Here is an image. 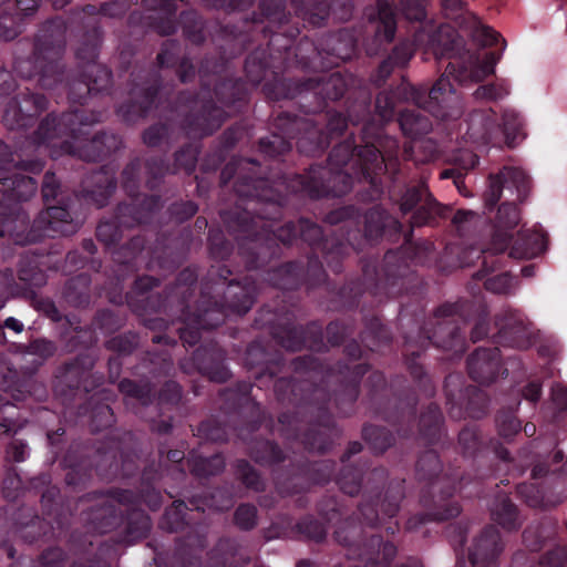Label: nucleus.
<instances>
[{
	"instance_id": "obj_1",
	"label": "nucleus",
	"mask_w": 567,
	"mask_h": 567,
	"mask_svg": "<svg viewBox=\"0 0 567 567\" xmlns=\"http://www.w3.org/2000/svg\"><path fill=\"white\" fill-rule=\"evenodd\" d=\"M502 52L488 51L468 54L465 61L466 64L462 65L458 72H456V64H458V62L450 63L446 68L445 74L437 80L430 91L429 111L436 116H450V114L441 112L440 104H449L456 101V97L454 96L455 87L451 78L458 83L482 81L494 73L495 65L499 61Z\"/></svg>"
},
{
	"instance_id": "obj_2",
	"label": "nucleus",
	"mask_w": 567,
	"mask_h": 567,
	"mask_svg": "<svg viewBox=\"0 0 567 567\" xmlns=\"http://www.w3.org/2000/svg\"><path fill=\"white\" fill-rule=\"evenodd\" d=\"M528 184V177L523 169L506 167L499 175L491 177L487 200L494 205L499 199L503 188L508 192L515 188L517 197H520L525 195Z\"/></svg>"
},
{
	"instance_id": "obj_3",
	"label": "nucleus",
	"mask_w": 567,
	"mask_h": 567,
	"mask_svg": "<svg viewBox=\"0 0 567 567\" xmlns=\"http://www.w3.org/2000/svg\"><path fill=\"white\" fill-rule=\"evenodd\" d=\"M497 130L494 113L491 110H481L471 114L466 134L475 143H486Z\"/></svg>"
},
{
	"instance_id": "obj_4",
	"label": "nucleus",
	"mask_w": 567,
	"mask_h": 567,
	"mask_svg": "<svg viewBox=\"0 0 567 567\" xmlns=\"http://www.w3.org/2000/svg\"><path fill=\"white\" fill-rule=\"evenodd\" d=\"M519 221V213L515 205L504 204L498 209V224L497 229L493 238V250L495 252L504 251L508 247V241L513 235L507 233L508 228L515 227Z\"/></svg>"
},
{
	"instance_id": "obj_5",
	"label": "nucleus",
	"mask_w": 567,
	"mask_h": 567,
	"mask_svg": "<svg viewBox=\"0 0 567 567\" xmlns=\"http://www.w3.org/2000/svg\"><path fill=\"white\" fill-rule=\"evenodd\" d=\"M546 236L540 230L524 231L511 248L509 255L514 258H534L545 249Z\"/></svg>"
},
{
	"instance_id": "obj_6",
	"label": "nucleus",
	"mask_w": 567,
	"mask_h": 567,
	"mask_svg": "<svg viewBox=\"0 0 567 567\" xmlns=\"http://www.w3.org/2000/svg\"><path fill=\"white\" fill-rule=\"evenodd\" d=\"M493 352L489 350L481 349L471 355L468 359V369L473 379L480 382H488L489 380L481 375V372L491 371L495 363L492 360Z\"/></svg>"
},
{
	"instance_id": "obj_7",
	"label": "nucleus",
	"mask_w": 567,
	"mask_h": 567,
	"mask_svg": "<svg viewBox=\"0 0 567 567\" xmlns=\"http://www.w3.org/2000/svg\"><path fill=\"white\" fill-rule=\"evenodd\" d=\"M520 127L522 122L515 112L505 113L503 118V131L506 137V143L509 146H514L523 138V134L519 133Z\"/></svg>"
},
{
	"instance_id": "obj_8",
	"label": "nucleus",
	"mask_w": 567,
	"mask_h": 567,
	"mask_svg": "<svg viewBox=\"0 0 567 567\" xmlns=\"http://www.w3.org/2000/svg\"><path fill=\"white\" fill-rule=\"evenodd\" d=\"M379 19L382 29L379 28L378 34H382L386 41H391L395 31V21L392 9L388 6L381 4L379 9Z\"/></svg>"
},
{
	"instance_id": "obj_9",
	"label": "nucleus",
	"mask_w": 567,
	"mask_h": 567,
	"mask_svg": "<svg viewBox=\"0 0 567 567\" xmlns=\"http://www.w3.org/2000/svg\"><path fill=\"white\" fill-rule=\"evenodd\" d=\"M485 287L493 292L504 293L509 291L514 285L513 279L508 274H499L488 278L485 281Z\"/></svg>"
},
{
	"instance_id": "obj_10",
	"label": "nucleus",
	"mask_w": 567,
	"mask_h": 567,
	"mask_svg": "<svg viewBox=\"0 0 567 567\" xmlns=\"http://www.w3.org/2000/svg\"><path fill=\"white\" fill-rule=\"evenodd\" d=\"M13 195L19 199L32 196L37 190V183L31 177H19L13 181Z\"/></svg>"
},
{
	"instance_id": "obj_11",
	"label": "nucleus",
	"mask_w": 567,
	"mask_h": 567,
	"mask_svg": "<svg viewBox=\"0 0 567 567\" xmlns=\"http://www.w3.org/2000/svg\"><path fill=\"white\" fill-rule=\"evenodd\" d=\"M235 518L241 528L248 529L255 525L256 509L254 506L241 505L237 508Z\"/></svg>"
},
{
	"instance_id": "obj_12",
	"label": "nucleus",
	"mask_w": 567,
	"mask_h": 567,
	"mask_svg": "<svg viewBox=\"0 0 567 567\" xmlns=\"http://www.w3.org/2000/svg\"><path fill=\"white\" fill-rule=\"evenodd\" d=\"M505 94H507L506 86L496 84L483 85L475 91L476 99L496 100Z\"/></svg>"
},
{
	"instance_id": "obj_13",
	"label": "nucleus",
	"mask_w": 567,
	"mask_h": 567,
	"mask_svg": "<svg viewBox=\"0 0 567 567\" xmlns=\"http://www.w3.org/2000/svg\"><path fill=\"white\" fill-rule=\"evenodd\" d=\"M502 509L504 511L505 517H502V515L495 513V520L506 528H513L515 526L514 522L516 518L515 507L509 502H503Z\"/></svg>"
},
{
	"instance_id": "obj_14",
	"label": "nucleus",
	"mask_w": 567,
	"mask_h": 567,
	"mask_svg": "<svg viewBox=\"0 0 567 567\" xmlns=\"http://www.w3.org/2000/svg\"><path fill=\"white\" fill-rule=\"evenodd\" d=\"M475 38L484 47L497 44L499 41V34L488 27L477 29Z\"/></svg>"
},
{
	"instance_id": "obj_15",
	"label": "nucleus",
	"mask_w": 567,
	"mask_h": 567,
	"mask_svg": "<svg viewBox=\"0 0 567 567\" xmlns=\"http://www.w3.org/2000/svg\"><path fill=\"white\" fill-rule=\"evenodd\" d=\"M402 6L409 19L420 20L423 18L422 0H402Z\"/></svg>"
},
{
	"instance_id": "obj_16",
	"label": "nucleus",
	"mask_w": 567,
	"mask_h": 567,
	"mask_svg": "<svg viewBox=\"0 0 567 567\" xmlns=\"http://www.w3.org/2000/svg\"><path fill=\"white\" fill-rule=\"evenodd\" d=\"M566 557V549L558 548L540 563V567H560L565 563Z\"/></svg>"
},
{
	"instance_id": "obj_17",
	"label": "nucleus",
	"mask_w": 567,
	"mask_h": 567,
	"mask_svg": "<svg viewBox=\"0 0 567 567\" xmlns=\"http://www.w3.org/2000/svg\"><path fill=\"white\" fill-rule=\"evenodd\" d=\"M553 400L559 408L567 409V389L561 385L554 386Z\"/></svg>"
},
{
	"instance_id": "obj_18",
	"label": "nucleus",
	"mask_w": 567,
	"mask_h": 567,
	"mask_svg": "<svg viewBox=\"0 0 567 567\" xmlns=\"http://www.w3.org/2000/svg\"><path fill=\"white\" fill-rule=\"evenodd\" d=\"M413 52L408 47L398 48L393 54L395 64L404 65L412 56Z\"/></svg>"
},
{
	"instance_id": "obj_19",
	"label": "nucleus",
	"mask_w": 567,
	"mask_h": 567,
	"mask_svg": "<svg viewBox=\"0 0 567 567\" xmlns=\"http://www.w3.org/2000/svg\"><path fill=\"white\" fill-rule=\"evenodd\" d=\"M40 0H18V7L24 14L32 13L39 6Z\"/></svg>"
},
{
	"instance_id": "obj_20",
	"label": "nucleus",
	"mask_w": 567,
	"mask_h": 567,
	"mask_svg": "<svg viewBox=\"0 0 567 567\" xmlns=\"http://www.w3.org/2000/svg\"><path fill=\"white\" fill-rule=\"evenodd\" d=\"M524 395L530 401H536L540 396V385L537 383H530L526 386Z\"/></svg>"
},
{
	"instance_id": "obj_21",
	"label": "nucleus",
	"mask_w": 567,
	"mask_h": 567,
	"mask_svg": "<svg viewBox=\"0 0 567 567\" xmlns=\"http://www.w3.org/2000/svg\"><path fill=\"white\" fill-rule=\"evenodd\" d=\"M476 217V214L473 212L460 210L455 214L453 221L457 225H462L463 223L471 221Z\"/></svg>"
},
{
	"instance_id": "obj_22",
	"label": "nucleus",
	"mask_w": 567,
	"mask_h": 567,
	"mask_svg": "<svg viewBox=\"0 0 567 567\" xmlns=\"http://www.w3.org/2000/svg\"><path fill=\"white\" fill-rule=\"evenodd\" d=\"M443 8L446 12L454 13L462 9V0H442Z\"/></svg>"
},
{
	"instance_id": "obj_23",
	"label": "nucleus",
	"mask_w": 567,
	"mask_h": 567,
	"mask_svg": "<svg viewBox=\"0 0 567 567\" xmlns=\"http://www.w3.org/2000/svg\"><path fill=\"white\" fill-rule=\"evenodd\" d=\"M4 327L12 329L16 332H21L23 330V324L13 317H10L4 321Z\"/></svg>"
},
{
	"instance_id": "obj_24",
	"label": "nucleus",
	"mask_w": 567,
	"mask_h": 567,
	"mask_svg": "<svg viewBox=\"0 0 567 567\" xmlns=\"http://www.w3.org/2000/svg\"><path fill=\"white\" fill-rule=\"evenodd\" d=\"M43 195L45 197H48L50 195H53V189H51L50 185H49V176H47V181H45V184L43 186Z\"/></svg>"
},
{
	"instance_id": "obj_25",
	"label": "nucleus",
	"mask_w": 567,
	"mask_h": 567,
	"mask_svg": "<svg viewBox=\"0 0 567 567\" xmlns=\"http://www.w3.org/2000/svg\"><path fill=\"white\" fill-rule=\"evenodd\" d=\"M522 274H523V276H525V277H530V276H533V275H534V267H533V266L524 267V268L522 269Z\"/></svg>"
},
{
	"instance_id": "obj_26",
	"label": "nucleus",
	"mask_w": 567,
	"mask_h": 567,
	"mask_svg": "<svg viewBox=\"0 0 567 567\" xmlns=\"http://www.w3.org/2000/svg\"><path fill=\"white\" fill-rule=\"evenodd\" d=\"M412 206H413V204H412V203H411V204H409V203L404 202V203L402 204V209L406 212V210H410V209L412 208Z\"/></svg>"
},
{
	"instance_id": "obj_27",
	"label": "nucleus",
	"mask_w": 567,
	"mask_h": 567,
	"mask_svg": "<svg viewBox=\"0 0 567 567\" xmlns=\"http://www.w3.org/2000/svg\"><path fill=\"white\" fill-rule=\"evenodd\" d=\"M470 158H471V165H470V166H471V167H474V166H475V164L477 163V158H476V156H475V155H472V154L470 155Z\"/></svg>"
},
{
	"instance_id": "obj_28",
	"label": "nucleus",
	"mask_w": 567,
	"mask_h": 567,
	"mask_svg": "<svg viewBox=\"0 0 567 567\" xmlns=\"http://www.w3.org/2000/svg\"><path fill=\"white\" fill-rule=\"evenodd\" d=\"M406 121H408V116H406V115H403V116H402V126H403V127L405 126Z\"/></svg>"
},
{
	"instance_id": "obj_29",
	"label": "nucleus",
	"mask_w": 567,
	"mask_h": 567,
	"mask_svg": "<svg viewBox=\"0 0 567 567\" xmlns=\"http://www.w3.org/2000/svg\"><path fill=\"white\" fill-rule=\"evenodd\" d=\"M482 542H483L485 545H487V543H489V540H488L487 538L482 539Z\"/></svg>"
},
{
	"instance_id": "obj_30",
	"label": "nucleus",
	"mask_w": 567,
	"mask_h": 567,
	"mask_svg": "<svg viewBox=\"0 0 567 567\" xmlns=\"http://www.w3.org/2000/svg\"><path fill=\"white\" fill-rule=\"evenodd\" d=\"M530 431V427L525 426V432L528 433Z\"/></svg>"
},
{
	"instance_id": "obj_31",
	"label": "nucleus",
	"mask_w": 567,
	"mask_h": 567,
	"mask_svg": "<svg viewBox=\"0 0 567 567\" xmlns=\"http://www.w3.org/2000/svg\"><path fill=\"white\" fill-rule=\"evenodd\" d=\"M530 431V427L525 426V432L528 433Z\"/></svg>"
},
{
	"instance_id": "obj_32",
	"label": "nucleus",
	"mask_w": 567,
	"mask_h": 567,
	"mask_svg": "<svg viewBox=\"0 0 567 567\" xmlns=\"http://www.w3.org/2000/svg\"><path fill=\"white\" fill-rule=\"evenodd\" d=\"M360 450V444H355V451Z\"/></svg>"
},
{
	"instance_id": "obj_33",
	"label": "nucleus",
	"mask_w": 567,
	"mask_h": 567,
	"mask_svg": "<svg viewBox=\"0 0 567 567\" xmlns=\"http://www.w3.org/2000/svg\"><path fill=\"white\" fill-rule=\"evenodd\" d=\"M190 213L194 214L195 213V208L192 206L190 208Z\"/></svg>"
},
{
	"instance_id": "obj_34",
	"label": "nucleus",
	"mask_w": 567,
	"mask_h": 567,
	"mask_svg": "<svg viewBox=\"0 0 567 567\" xmlns=\"http://www.w3.org/2000/svg\"><path fill=\"white\" fill-rule=\"evenodd\" d=\"M24 458L23 455H21L19 458H17L18 461H22Z\"/></svg>"
},
{
	"instance_id": "obj_35",
	"label": "nucleus",
	"mask_w": 567,
	"mask_h": 567,
	"mask_svg": "<svg viewBox=\"0 0 567 567\" xmlns=\"http://www.w3.org/2000/svg\"><path fill=\"white\" fill-rule=\"evenodd\" d=\"M504 49H505V44L503 43V44H502V48H501V51H502V50H504Z\"/></svg>"
}]
</instances>
